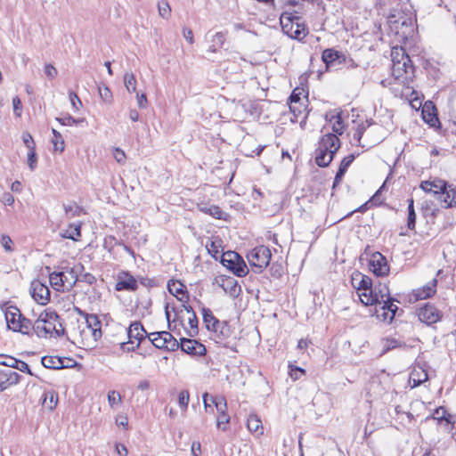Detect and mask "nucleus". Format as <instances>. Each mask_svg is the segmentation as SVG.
Returning a JSON list of instances; mask_svg holds the SVG:
<instances>
[{"instance_id": "1", "label": "nucleus", "mask_w": 456, "mask_h": 456, "mask_svg": "<svg viewBox=\"0 0 456 456\" xmlns=\"http://www.w3.org/2000/svg\"><path fill=\"white\" fill-rule=\"evenodd\" d=\"M325 119L332 125V131L335 134L327 133L319 141L315 151V162L319 167H322L330 165L335 153L340 148V140L338 134L341 135L345 130L340 111L330 110L327 112Z\"/></svg>"}, {"instance_id": "2", "label": "nucleus", "mask_w": 456, "mask_h": 456, "mask_svg": "<svg viewBox=\"0 0 456 456\" xmlns=\"http://www.w3.org/2000/svg\"><path fill=\"white\" fill-rule=\"evenodd\" d=\"M102 323L97 315L85 314V321L71 322L67 337L80 348H94L102 338Z\"/></svg>"}, {"instance_id": "3", "label": "nucleus", "mask_w": 456, "mask_h": 456, "mask_svg": "<svg viewBox=\"0 0 456 456\" xmlns=\"http://www.w3.org/2000/svg\"><path fill=\"white\" fill-rule=\"evenodd\" d=\"M32 330L39 338L61 337L65 333L59 315L53 311L41 313L35 323L32 324Z\"/></svg>"}, {"instance_id": "4", "label": "nucleus", "mask_w": 456, "mask_h": 456, "mask_svg": "<svg viewBox=\"0 0 456 456\" xmlns=\"http://www.w3.org/2000/svg\"><path fill=\"white\" fill-rule=\"evenodd\" d=\"M392 74L402 84H408L414 76V68L408 54L403 48L392 49Z\"/></svg>"}, {"instance_id": "5", "label": "nucleus", "mask_w": 456, "mask_h": 456, "mask_svg": "<svg viewBox=\"0 0 456 456\" xmlns=\"http://www.w3.org/2000/svg\"><path fill=\"white\" fill-rule=\"evenodd\" d=\"M281 29L284 34L293 39L302 40L308 34V29L300 18L291 13H282L280 18Z\"/></svg>"}, {"instance_id": "6", "label": "nucleus", "mask_w": 456, "mask_h": 456, "mask_svg": "<svg viewBox=\"0 0 456 456\" xmlns=\"http://www.w3.org/2000/svg\"><path fill=\"white\" fill-rule=\"evenodd\" d=\"M4 316L9 330L25 335L30 334L32 322L21 314L18 307L14 305L6 307Z\"/></svg>"}, {"instance_id": "7", "label": "nucleus", "mask_w": 456, "mask_h": 456, "mask_svg": "<svg viewBox=\"0 0 456 456\" xmlns=\"http://www.w3.org/2000/svg\"><path fill=\"white\" fill-rule=\"evenodd\" d=\"M221 263L239 277H244L248 273V267L243 258L235 251L224 252L222 256Z\"/></svg>"}, {"instance_id": "8", "label": "nucleus", "mask_w": 456, "mask_h": 456, "mask_svg": "<svg viewBox=\"0 0 456 456\" xmlns=\"http://www.w3.org/2000/svg\"><path fill=\"white\" fill-rule=\"evenodd\" d=\"M271 257V250L265 246L253 248L247 256L249 265L256 268V273H261L269 265Z\"/></svg>"}, {"instance_id": "9", "label": "nucleus", "mask_w": 456, "mask_h": 456, "mask_svg": "<svg viewBox=\"0 0 456 456\" xmlns=\"http://www.w3.org/2000/svg\"><path fill=\"white\" fill-rule=\"evenodd\" d=\"M148 339L157 348L173 351L178 347L177 340L168 331L149 333Z\"/></svg>"}, {"instance_id": "10", "label": "nucleus", "mask_w": 456, "mask_h": 456, "mask_svg": "<svg viewBox=\"0 0 456 456\" xmlns=\"http://www.w3.org/2000/svg\"><path fill=\"white\" fill-rule=\"evenodd\" d=\"M148 333L144 330L143 326L138 322H133L127 331L128 342L127 344L132 345L131 347H127V350L134 351L140 346V343L148 338Z\"/></svg>"}, {"instance_id": "11", "label": "nucleus", "mask_w": 456, "mask_h": 456, "mask_svg": "<svg viewBox=\"0 0 456 456\" xmlns=\"http://www.w3.org/2000/svg\"><path fill=\"white\" fill-rule=\"evenodd\" d=\"M369 269L376 276H386L389 273V265L386 257L379 252L371 254L369 259Z\"/></svg>"}, {"instance_id": "12", "label": "nucleus", "mask_w": 456, "mask_h": 456, "mask_svg": "<svg viewBox=\"0 0 456 456\" xmlns=\"http://www.w3.org/2000/svg\"><path fill=\"white\" fill-rule=\"evenodd\" d=\"M212 404L215 405L218 411L216 418V426L218 428L225 431L227 429L226 425L230 422V416L227 414V402L224 397H210Z\"/></svg>"}, {"instance_id": "13", "label": "nucleus", "mask_w": 456, "mask_h": 456, "mask_svg": "<svg viewBox=\"0 0 456 456\" xmlns=\"http://www.w3.org/2000/svg\"><path fill=\"white\" fill-rule=\"evenodd\" d=\"M31 296L38 304L45 305L50 300V289L46 284L38 280L33 281L30 286Z\"/></svg>"}, {"instance_id": "14", "label": "nucleus", "mask_w": 456, "mask_h": 456, "mask_svg": "<svg viewBox=\"0 0 456 456\" xmlns=\"http://www.w3.org/2000/svg\"><path fill=\"white\" fill-rule=\"evenodd\" d=\"M137 288V281L130 273L122 271L117 274V282L115 285L117 291H135Z\"/></svg>"}, {"instance_id": "15", "label": "nucleus", "mask_w": 456, "mask_h": 456, "mask_svg": "<svg viewBox=\"0 0 456 456\" xmlns=\"http://www.w3.org/2000/svg\"><path fill=\"white\" fill-rule=\"evenodd\" d=\"M216 281L232 297H236L241 290L240 286L233 277L222 275L217 277Z\"/></svg>"}, {"instance_id": "16", "label": "nucleus", "mask_w": 456, "mask_h": 456, "mask_svg": "<svg viewBox=\"0 0 456 456\" xmlns=\"http://www.w3.org/2000/svg\"><path fill=\"white\" fill-rule=\"evenodd\" d=\"M84 266L81 264L76 265L72 268H66L61 271V276L63 278V283L67 291L70 290L78 280V273H81Z\"/></svg>"}, {"instance_id": "17", "label": "nucleus", "mask_w": 456, "mask_h": 456, "mask_svg": "<svg viewBox=\"0 0 456 456\" xmlns=\"http://www.w3.org/2000/svg\"><path fill=\"white\" fill-rule=\"evenodd\" d=\"M180 346L188 354L201 356L206 354L205 346L195 339L181 338Z\"/></svg>"}, {"instance_id": "18", "label": "nucleus", "mask_w": 456, "mask_h": 456, "mask_svg": "<svg viewBox=\"0 0 456 456\" xmlns=\"http://www.w3.org/2000/svg\"><path fill=\"white\" fill-rule=\"evenodd\" d=\"M418 316L419 321L427 324L436 323L441 318L440 312L433 305L428 304L419 309Z\"/></svg>"}, {"instance_id": "19", "label": "nucleus", "mask_w": 456, "mask_h": 456, "mask_svg": "<svg viewBox=\"0 0 456 456\" xmlns=\"http://www.w3.org/2000/svg\"><path fill=\"white\" fill-rule=\"evenodd\" d=\"M437 281L436 279L431 280L426 285L420 289H417L412 291L411 297L414 300H423L432 297L436 291Z\"/></svg>"}, {"instance_id": "20", "label": "nucleus", "mask_w": 456, "mask_h": 456, "mask_svg": "<svg viewBox=\"0 0 456 456\" xmlns=\"http://www.w3.org/2000/svg\"><path fill=\"white\" fill-rule=\"evenodd\" d=\"M441 206L444 208H452L456 206V191L451 185L445 186L441 194L437 198Z\"/></svg>"}, {"instance_id": "21", "label": "nucleus", "mask_w": 456, "mask_h": 456, "mask_svg": "<svg viewBox=\"0 0 456 456\" xmlns=\"http://www.w3.org/2000/svg\"><path fill=\"white\" fill-rule=\"evenodd\" d=\"M446 184L444 180L423 181L420 183V188L428 193H432L437 199L442 191L445 189Z\"/></svg>"}, {"instance_id": "22", "label": "nucleus", "mask_w": 456, "mask_h": 456, "mask_svg": "<svg viewBox=\"0 0 456 456\" xmlns=\"http://www.w3.org/2000/svg\"><path fill=\"white\" fill-rule=\"evenodd\" d=\"M352 285L356 289L357 292L364 290L367 291L372 288L371 279L361 273H355L352 275Z\"/></svg>"}, {"instance_id": "23", "label": "nucleus", "mask_w": 456, "mask_h": 456, "mask_svg": "<svg viewBox=\"0 0 456 456\" xmlns=\"http://www.w3.org/2000/svg\"><path fill=\"white\" fill-rule=\"evenodd\" d=\"M381 304L382 305L380 309L383 311V313L379 314V316L381 317L385 322H392V320L395 318L396 311L398 310L397 305L394 304L391 297L382 301Z\"/></svg>"}, {"instance_id": "24", "label": "nucleus", "mask_w": 456, "mask_h": 456, "mask_svg": "<svg viewBox=\"0 0 456 456\" xmlns=\"http://www.w3.org/2000/svg\"><path fill=\"white\" fill-rule=\"evenodd\" d=\"M435 106L431 102H426L422 108V117L426 123L431 126H436L439 123Z\"/></svg>"}, {"instance_id": "25", "label": "nucleus", "mask_w": 456, "mask_h": 456, "mask_svg": "<svg viewBox=\"0 0 456 456\" xmlns=\"http://www.w3.org/2000/svg\"><path fill=\"white\" fill-rule=\"evenodd\" d=\"M428 379L427 371L421 367H415L411 372L409 383L412 387H419Z\"/></svg>"}, {"instance_id": "26", "label": "nucleus", "mask_w": 456, "mask_h": 456, "mask_svg": "<svg viewBox=\"0 0 456 456\" xmlns=\"http://www.w3.org/2000/svg\"><path fill=\"white\" fill-rule=\"evenodd\" d=\"M167 289L168 291L180 301H183V298L187 297L185 296V286L179 281H169Z\"/></svg>"}, {"instance_id": "27", "label": "nucleus", "mask_w": 456, "mask_h": 456, "mask_svg": "<svg viewBox=\"0 0 456 456\" xmlns=\"http://www.w3.org/2000/svg\"><path fill=\"white\" fill-rule=\"evenodd\" d=\"M200 210L207 215H209L216 219H226L227 214L224 213L218 206L216 205H202L200 206Z\"/></svg>"}, {"instance_id": "28", "label": "nucleus", "mask_w": 456, "mask_h": 456, "mask_svg": "<svg viewBox=\"0 0 456 456\" xmlns=\"http://www.w3.org/2000/svg\"><path fill=\"white\" fill-rule=\"evenodd\" d=\"M60 234L62 238L77 240L81 236L80 224H71L67 229L62 230Z\"/></svg>"}, {"instance_id": "29", "label": "nucleus", "mask_w": 456, "mask_h": 456, "mask_svg": "<svg viewBox=\"0 0 456 456\" xmlns=\"http://www.w3.org/2000/svg\"><path fill=\"white\" fill-rule=\"evenodd\" d=\"M247 426L250 432L256 433V435L263 434L264 428L257 415L250 414L248 418Z\"/></svg>"}, {"instance_id": "30", "label": "nucleus", "mask_w": 456, "mask_h": 456, "mask_svg": "<svg viewBox=\"0 0 456 456\" xmlns=\"http://www.w3.org/2000/svg\"><path fill=\"white\" fill-rule=\"evenodd\" d=\"M203 322L208 330H211L215 326H220V321L217 320L212 311L208 308H202Z\"/></svg>"}, {"instance_id": "31", "label": "nucleus", "mask_w": 456, "mask_h": 456, "mask_svg": "<svg viewBox=\"0 0 456 456\" xmlns=\"http://www.w3.org/2000/svg\"><path fill=\"white\" fill-rule=\"evenodd\" d=\"M373 296H376L377 304L380 305L382 301L390 297L388 287L386 284L379 283L373 289Z\"/></svg>"}, {"instance_id": "32", "label": "nucleus", "mask_w": 456, "mask_h": 456, "mask_svg": "<svg viewBox=\"0 0 456 456\" xmlns=\"http://www.w3.org/2000/svg\"><path fill=\"white\" fill-rule=\"evenodd\" d=\"M51 286L57 291H65L63 278L61 272H53L49 275Z\"/></svg>"}, {"instance_id": "33", "label": "nucleus", "mask_w": 456, "mask_h": 456, "mask_svg": "<svg viewBox=\"0 0 456 456\" xmlns=\"http://www.w3.org/2000/svg\"><path fill=\"white\" fill-rule=\"evenodd\" d=\"M370 123L366 121L365 123H362L358 126L356 131L353 135V140L357 142L359 146L362 147H370L371 145L369 143H362V138L363 136L364 132L370 126Z\"/></svg>"}, {"instance_id": "34", "label": "nucleus", "mask_w": 456, "mask_h": 456, "mask_svg": "<svg viewBox=\"0 0 456 456\" xmlns=\"http://www.w3.org/2000/svg\"><path fill=\"white\" fill-rule=\"evenodd\" d=\"M42 364L48 369L63 368L62 360L58 356H45L42 358Z\"/></svg>"}, {"instance_id": "35", "label": "nucleus", "mask_w": 456, "mask_h": 456, "mask_svg": "<svg viewBox=\"0 0 456 456\" xmlns=\"http://www.w3.org/2000/svg\"><path fill=\"white\" fill-rule=\"evenodd\" d=\"M361 302L365 305H372L377 304L376 296H373V289L370 288L367 291L362 290L357 292Z\"/></svg>"}, {"instance_id": "36", "label": "nucleus", "mask_w": 456, "mask_h": 456, "mask_svg": "<svg viewBox=\"0 0 456 456\" xmlns=\"http://www.w3.org/2000/svg\"><path fill=\"white\" fill-rule=\"evenodd\" d=\"M52 133L53 135V137L52 139V143L53 145V151H58L60 153L63 152V151L65 149V142L62 138V135L54 128L52 129Z\"/></svg>"}, {"instance_id": "37", "label": "nucleus", "mask_w": 456, "mask_h": 456, "mask_svg": "<svg viewBox=\"0 0 456 456\" xmlns=\"http://www.w3.org/2000/svg\"><path fill=\"white\" fill-rule=\"evenodd\" d=\"M108 402L110 407L116 410L122 404V396L119 392L111 390L108 393Z\"/></svg>"}, {"instance_id": "38", "label": "nucleus", "mask_w": 456, "mask_h": 456, "mask_svg": "<svg viewBox=\"0 0 456 456\" xmlns=\"http://www.w3.org/2000/svg\"><path fill=\"white\" fill-rule=\"evenodd\" d=\"M289 110L293 115L291 121L296 122V121H297V118L305 111L306 108H305V104L302 102H299V103L290 102Z\"/></svg>"}, {"instance_id": "39", "label": "nucleus", "mask_w": 456, "mask_h": 456, "mask_svg": "<svg viewBox=\"0 0 456 456\" xmlns=\"http://www.w3.org/2000/svg\"><path fill=\"white\" fill-rule=\"evenodd\" d=\"M395 411L397 419L403 424L411 423L413 419V415L409 411H403L400 405L395 407Z\"/></svg>"}, {"instance_id": "40", "label": "nucleus", "mask_w": 456, "mask_h": 456, "mask_svg": "<svg viewBox=\"0 0 456 456\" xmlns=\"http://www.w3.org/2000/svg\"><path fill=\"white\" fill-rule=\"evenodd\" d=\"M220 326H215L214 329L211 330L216 338L219 339H224L230 335V328L224 322H220Z\"/></svg>"}, {"instance_id": "41", "label": "nucleus", "mask_w": 456, "mask_h": 456, "mask_svg": "<svg viewBox=\"0 0 456 456\" xmlns=\"http://www.w3.org/2000/svg\"><path fill=\"white\" fill-rule=\"evenodd\" d=\"M124 85L128 93L136 91V79L133 73L126 72L124 75Z\"/></svg>"}, {"instance_id": "42", "label": "nucleus", "mask_w": 456, "mask_h": 456, "mask_svg": "<svg viewBox=\"0 0 456 456\" xmlns=\"http://www.w3.org/2000/svg\"><path fill=\"white\" fill-rule=\"evenodd\" d=\"M58 397L53 392H47L45 394L43 405L45 408L49 409L50 411H53L56 407Z\"/></svg>"}, {"instance_id": "43", "label": "nucleus", "mask_w": 456, "mask_h": 456, "mask_svg": "<svg viewBox=\"0 0 456 456\" xmlns=\"http://www.w3.org/2000/svg\"><path fill=\"white\" fill-rule=\"evenodd\" d=\"M63 208L68 218L78 216L81 212L80 207L77 206L75 202L64 204Z\"/></svg>"}, {"instance_id": "44", "label": "nucleus", "mask_w": 456, "mask_h": 456, "mask_svg": "<svg viewBox=\"0 0 456 456\" xmlns=\"http://www.w3.org/2000/svg\"><path fill=\"white\" fill-rule=\"evenodd\" d=\"M409 205H408V222H407V226L410 230H413L415 228V224H416V214H415V210H414V201L412 199H410L409 200Z\"/></svg>"}, {"instance_id": "45", "label": "nucleus", "mask_w": 456, "mask_h": 456, "mask_svg": "<svg viewBox=\"0 0 456 456\" xmlns=\"http://www.w3.org/2000/svg\"><path fill=\"white\" fill-rule=\"evenodd\" d=\"M322 58L326 65L329 66L338 58V52L333 49H326L323 51Z\"/></svg>"}, {"instance_id": "46", "label": "nucleus", "mask_w": 456, "mask_h": 456, "mask_svg": "<svg viewBox=\"0 0 456 456\" xmlns=\"http://www.w3.org/2000/svg\"><path fill=\"white\" fill-rule=\"evenodd\" d=\"M190 401V394L187 390H183L178 395V404L182 411H186Z\"/></svg>"}, {"instance_id": "47", "label": "nucleus", "mask_w": 456, "mask_h": 456, "mask_svg": "<svg viewBox=\"0 0 456 456\" xmlns=\"http://www.w3.org/2000/svg\"><path fill=\"white\" fill-rule=\"evenodd\" d=\"M0 242H1V245L4 248L5 252H7V253L13 252V250H14L13 241L9 235L3 234L1 236Z\"/></svg>"}, {"instance_id": "48", "label": "nucleus", "mask_w": 456, "mask_h": 456, "mask_svg": "<svg viewBox=\"0 0 456 456\" xmlns=\"http://www.w3.org/2000/svg\"><path fill=\"white\" fill-rule=\"evenodd\" d=\"M99 94L103 102L107 103L112 102V94L108 86L99 87Z\"/></svg>"}, {"instance_id": "49", "label": "nucleus", "mask_w": 456, "mask_h": 456, "mask_svg": "<svg viewBox=\"0 0 456 456\" xmlns=\"http://www.w3.org/2000/svg\"><path fill=\"white\" fill-rule=\"evenodd\" d=\"M56 120L62 126H75L81 121L79 119L74 118L69 115H67L63 118H56Z\"/></svg>"}, {"instance_id": "50", "label": "nucleus", "mask_w": 456, "mask_h": 456, "mask_svg": "<svg viewBox=\"0 0 456 456\" xmlns=\"http://www.w3.org/2000/svg\"><path fill=\"white\" fill-rule=\"evenodd\" d=\"M37 157L36 154L35 149L28 150V165L31 171H33L37 167Z\"/></svg>"}, {"instance_id": "51", "label": "nucleus", "mask_w": 456, "mask_h": 456, "mask_svg": "<svg viewBox=\"0 0 456 456\" xmlns=\"http://www.w3.org/2000/svg\"><path fill=\"white\" fill-rule=\"evenodd\" d=\"M188 323L191 329L190 332V336H193L198 333V319L195 314H190L188 316Z\"/></svg>"}, {"instance_id": "52", "label": "nucleus", "mask_w": 456, "mask_h": 456, "mask_svg": "<svg viewBox=\"0 0 456 456\" xmlns=\"http://www.w3.org/2000/svg\"><path fill=\"white\" fill-rule=\"evenodd\" d=\"M69 98L72 107L75 110H78L79 108L82 106V102L79 99V97L77 96V94L74 92H69Z\"/></svg>"}, {"instance_id": "53", "label": "nucleus", "mask_w": 456, "mask_h": 456, "mask_svg": "<svg viewBox=\"0 0 456 456\" xmlns=\"http://www.w3.org/2000/svg\"><path fill=\"white\" fill-rule=\"evenodd\" d=\"M13 369H17L20 371L24 372V373L31 374L28 364L20 360L16 359V362H14V364H13Z\"/></svg>"}, {"instance_id": "54", "label": "nucleus", "mask_w": 456, "mask_h": 456, "mask_svg": "<svg viewBox=\"0 0 456 456\" xmlns=\"http://www.w3.org/2000/svg\"><path fill=\"white\" fill-rule=\"evenodd\" d=\"M113 158L116 159V161L118 163V164H125L126 162V154L125 152L119 149V148H115L114 151H113Z\"/></svg>"}, {"instance_id": "55", "label": "nucleus", "mask_w": 456, "mask_h": 456, "mask_svg": "<svg viewBox=\"0 0 456 456\" xmlns=\"http://www.w3.org/2000/svg\"><path fill=\"white\" fill-rule=\"evenodd\" d=\"M305 90L303 88H296L294 89V91L292 92L290 97H289V100H290V102H296V103H299L301 102V95L304 94Z\"/></svg>"}, {"instance_id": "56", "label": "nucleus", "mask_w": 456, "mask_h": 456, "mask_svg": "<svg viewBox=\"0 0 456 456\" xmlns=\"http://www.w3.org/2000/svg\"><path fill=\"white\" fill-rule=\"evenodd\" d=\"M45 73L49 79H53L58 75V70L52 64H46L45 66Z\"/></svg>"}, {"instance_id": "57", "label": "nucleus", "mask_w": 456, "mask_h": 456, "mask_svg": "<svg viewBox=\"0 0 456 456\" xmlns=\"http://www.w3.org/2000/svg\"><path fill=\"white\" fill-rule=\"evenodd\" d=\"M22 140H23L25 146L28 148V150L35 149V142H34V140H33L32 136L30 135V134L23 133Z\"/></svg>"}, {"instance_id": "58", "label": "nucleus", "mask_w": 456, "mask_h": 456, "mask_svg": "<svg viewBox=\"0 0 456 456\" xmlns=\"http://www.w3.org/2000/svg\"><path fill=\"white\" fill-rule=\"evenodd\" d=\"M12 107L13 112L16 117H20L21 115V102L18 96L12 98Z\"/></svg>"}, {"instance_id": "59", "label": "nucleus", "mask_w": 456, "mask_h": 456, "mask_svg": "<svg viewBox=\"0 0 456 456\" xmlns=\"http://www.w3.org/2000/svg\"><path fill=\"white\" fill-rule=\"evenodd\" d=\"M203 403H204V408H205V411L207 412H210V413H213L214 410H213V407L211 405V401H210V397H213L212 395H210L208 393H204L203 395Z\"/></svg>"}, {"instance_id": "60", "label": "nucleus", "mask_w": 456, "mask_h": 456, "mask_svg": "<svg viewBox=\"0 0 456 456\" xmlns=\"http://www.w3.org/2000/svg\"><path fill=\"white\" fill-rule=\"evenodd\" d=\"M354 156L353 154L345 157L339 165V168L343 169L346 172L348 167L351 165V163L354 161Z\"/></svg>"}, {"instance_id": "61", "label": "nucleus", "mask_w": 456, "mask_h": 456, "mask_svg": "<svg viewBox=\"0 0 456 456\" xmlns=\"http://www.w3.org/2000/svg\"><path fill=\"white\" fill-rule=\"evenodd\" d=\"M16 362V359L10 356H0V364L13 368V364Z\"/></svg>"}, {"instance_id": "62", "label": "nucleus", "mask_w": 456, "mask_h": 456, "mask_svg": "<svg viewBox=\"0 0 456 456\" xmlns=\"http://www.w3.org/2000/svg\"><path fill=\"white\" fill-rule=\"evenodd\" d=\"M159 11L160 16L166 18L169 15L170 12V7L167 3H162L159 5Z\"/></svg>"}, {"instance_id": "63", "label": "nucleus", "mask_w": 456, "mask_h": 456, "mask_svg": "<svg viewBox=\"0 0 456 456\" xmlns=\"http://www.w3.org/2000/svg\"><path fill=\"white\" fill-rule=\"evenodd\" d=\"M304 372H305V370L301 368H298V367L292 368L291 367L289 375H290L291 379H293L294 380H297L300 378V376Z\"/></svg>"}, {"instance_id": "64", "label": "nucleus", "mask_w": 456, "mask_h": 456, "mask_svg": "<svg viewBox=\"0 0 456 456\" xmlns=\"http://www.w3.org/2000/svg\"><path fill=\"white\" fill-rule=\"evenodd\" d=\"M191 455L192 456H200L201 453V446L200 442L194 441L191 444Z\"/></svg>"}]
</instances>
